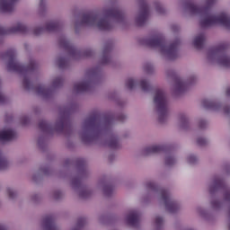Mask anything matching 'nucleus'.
<instances>
[{"label": "nucleus", "mask_w": 230, "mask_h": 230, "mask_svg": "<svg viewBox=\"0 0 230 230\" xmlns=\"http://www.w3.org/2000/svg\"><path fill=\"white\" fill-rule=\"evenodd\" d=\"M17 134L13 129L0 131V141H12L15 139Z\"/></svg>", "instance_id": "aec40b11"}, {"label": "nucleus", "mask_w": 230, "mask_h": 230, "mask_svg": "<svg viewBox=\"0 0 230 230\" xmlns=\"http://www.w3.org/2000/svg\"><path fill=\"white\" fill-rule=\"evenodd\" d=\"M127 117L125 116V115H123V114H121V115H119V117H118V120L119 121H125V119H126Z\"/></svg>", "instance_id": "de8ad7c7"}, {"label": "nucleus", "mask_w": 230, "mask_h": 230, "mask_svg": "<svg viewBox=\"0 0 230 230\" xmlns=\"http://www.w3.org/2000/svg\"><path fill=\"white\" fill-rule=\"evenodd\" d=\"M113 190H114V188L112 187V185H106L103 188V193L107 197H109L110 195H112Z\"/></svg>", "instance_id": "c756f323"}, {"label": "nucleus", "mask_w": 230, "mask_h": 230, "mask_svg": "<svg viewBox=\"0 0 230 230\" xmlns=\"http://www.w3.org/2000/svg\"><path fill=\"white\" fill-rule=\"evenodd\" d=\"M218 190H223V191H225V200L226 202H230L229 187L226 186V182L222 179L216 178L213 184L210 185L209 192L211 195H213L216 191H218Z\"/></svg>", "instance_id": "1a4fd4ad"}, {"label": "nucleus", "mask_w": 230, "mask_h": 230, "mask_svg": "<svg viewBox=\"0 0 230 230\" xmlns=\"http://www.w3.org/2000/svg\"><path fill=\"white\" fill-rule=\"evenodd\" d=\"M188 163L190 164H195L197 163V156L191 155L188 157Z\"/></svg>", "instance_id": "c9c22d12"}, {"label": "nucleus", "mask_w": 230, "mask_h": 230, "mask_svg": "<svg viewBox=\"0 0 230 230\" xmlns=\"http://www.w3.org/2000/svg\"><path fill=\"white\" fill-rule=\"evenodd\" d=\"M148 4H146V1L143 0L140 3V13L136 19L137 26H145L146 20L148 19Z\"/></svg>", "instance_id": "9b49d317"}, {"label": "nucleus", "mask_w": 230, "mask_h": 230, "mask_svg": "<svg viewBox=\"0 0 230 230\" xmlns=\"http://www.w3.org/2000/svg\"><path fill=\"white\" fill-rule=\"evenodd\" d=\"M7 194L9 199H15V191H13L12 189H7Z\"/></svg>", "instance_id": "58836bf2"}, {"label": "nucleus", "mask_w": 230, "mask_h": 230, "mask_svg": "<svg viewBox=\"0 0 230 230\" xmlns=\"http://www.w3.org/2000/svg\"><path fill=\"white\" fill-rule=\"evenodd\" d=\"M224 112H225V114H229L230 113V106H225Z\"/></svg>", "instance_id": "49530a36"}, {"label": "nucleus", "mask_w": 230, "mask_h": 230, "mask_svg": "<svg viewBox=\"0 0 230 230\" xmlns=\"http://www.w3.org/2000/svg\"><path fill=\"white\" fill-rule=\"evenodd\" d=\"M112 21L123 22L125 13L118 7L104 10L102 16L99 13L87 12L83 13L81 22H77L75 26H97L102 31H109L112 30Z\"/></svg>", "instance_id": "f257e3e1"}, {"label": "nucleus", "mask_w": 230, "mask_h": 230, "mask_svg": "<svg viewBox=\"0 0 230 230\" xmlns=\"http://www.w3.org/2000/svg\"><path fill=\"white\" fill-rule=\"evenodd\" d=\"M204 127H206V120H201L199 122V128H204Z\"/></svg>", "instance_id": "09e8293b"}, {"label": "nucleus", "mask_w": 230, "mask_h": 230, "mask_svg": "<svg viewBox=\"0 0 230 230\" xmlns=\"http://www.w3.org/2000/svg\"><path fill=\"white\" fill-rule=\"evenodd\" d=\"M72 184H73L74 186H81L82 181H80L79 178H75V179H74V180L72 181Z\"/></svg>", "instance_id": "ea45409f"}, {"label": "nucleus", "mask_w": 230, "mask_h": 230, "mask_svg": "<svg viewBox=\"0 0 230 230\" xmlns=\"http://www.w3.org/2000/svg\"><path fill=\"white\" fill-rule=\"evenodd\" d=\"M140 87L144 93H148V91H152V86H150V84H148V81L142 80L140 81Z\"/></svg>", "instance_id": "a878e982"}, {"label": "nucleus", "mask_w": 230, "mask_h": 230, "mask_svg": "<svg viewBox=\"0 0 230 230\" xmlns=\"http://www.w3.org/2000/svg\"><path fill=\"white\" fill-rule=\"evenodd\" d=\"M147 190H152L153 191H157L158 187L154 181H149L146 183Z\"/></svg>", "instance_id": "473e14b6"}, {"label": "nucleus", "mask_w": 230, "mask_h": 230, "mask_svg": "<svg viewBox=\"0 0 230 230\" xmlns=\"http://www.w3.org/2000/svg\"><path fill=\"white\" fill-rule=\"evenodd\" d=\"M11 33H28V27L22 23H17L16 26L11 29L0 26V35H11Z\"/></svg>", "instance_id": "ddd939ff"}, {"label": "nucleus", "mask_w": 230, "mask_h": 230, "mask_svg": "<svg viewBox=\"0 0 230 230\" xmlns=\"http://www.w3.org/2000/svg\"><path fill=\"white\" fill-rule=\"evenodd\" d=\"M165 164L166 166H172V164H175V158L172 156H167L165 158Z\"/></svg>", "instance_id": "72a5a7b5"}, {"label": "nucleus", "mask_w": 230, "mask_h": 230, "mask_svg": "<svg viewBox=\"0 0 230 230\" xmlns=\"http://www.w3.org/2000/svg\"><path fill=\"white\" fill-rule=\"evenodd\" d=\"M93 86V82L91 80L83 81L81 83H77L74 85L75 93H87V91H91V87Z\"/></svg>", "instance_id": "f3484780"}, {"label": "nucleus", "mask_w": 230, "mask_h": 230, "mask_svg": "<svg viewBox=\"0 0 230 230\" xmlns=\"http://www.w3.org/2000/svg\"><path fill=\"white\" fill-rule=\"evenodd\" d=\"M144 44L148 46V48H159L161 53L166 55L170 60H173L174 58H177V49H179V44H181V42L176 40L168 46L164 36L161 33H156L149 39L145 40Z\"/></svg>", "instance_id": "20e7f679"}, {"label": "nucleus", "mask_w": 230, "mask_h": 230, "mask_svg": "<svg viewBox=\"0 0 230 230\" xmlns=\"http://www.w3.org/2000/svg\"><path fill=\"white\" fill-rule=\"evenodd\" d=\"M188 119L186 118V116H182L181 117V123H187Z\"/></svg>", "instance_id": "8fccbe9b"}, {"label": "nucleus", "mask_w": 230, "mask_h": 230, "mask_svg": "<svg viewBox=\"0 0 230 230\" xmlns=\"http://www.w3.org/2000/svg\"><path fill=\"white\" fill-rule=\"evenodd\" d=\"M160 193L166 210L169 211V213H175V211L179 209V204L177 201H173L172 199H170V192H168L166 190H161Z\"/></svg>", "instance_id": "9d476101"}, {"label": "nucleus", "mask_w": 230, "mask_h": 230, "mask_svg": "<svg viewBox=\"0 0 230 230\" xmlns=\"http://www.w3.org/2000/svg\"><path fill=\"white\" fill-rule=\"evenodd\" d=\"M111 51H112V43H108L105 45L102 52V58L101 64H109L111 62Z\"/></svg>", "instance_id": "6ab92c4d"}, {"label": "nucleus", "mask_w": 230, "mask_h": 230, "mask_svg": "<svg viewBox=\"0 0 230 230\" xmlns=\"http://www.w3.org/2000/svg\"><path fill=\"white\" fill-rule=\"evenodd\" d=\"M103 122L105 125H111L114 122V115H105L103 117Z\"/></svg>", "instance_id": "c85d7f7f"}, {"label": "nucleus", "mask_w": 230, "mask_h": 230, "mask_svg": "<svg viewBox=\"0 0 230 230\" xmlns=\"http://www.w3.org/2000/svg\"><path fill=\"white\" fill-rule=\"evenodd\" d=\"M68 64H69V61H67L66 58H59L58 59V66L59 69H65V67L68 66Z\"/></svg>", "instance_id": "cd10ccee"}, {"label": "nucleus", "mask_w": 230, "mask_h": 230, "mask_svg": "<svg viewBox=\"0 0 230 230\" xmlns=\"http://www.w3.org/2000/svg\"><path fill=\"white\" fill-rule=\"evenodd\" d=\"M211 206L214 208H220V201H218V200L211 201Z\"/></svg>", "instance_id": "a19ab883"}, {"label": "nucleus", "mask_w": 230, "mask_h": 230, "mask_svg": "<svg viewBox=\"0 0 230 230\" xmlns=\"http://www.w3.org/2000/svg\"><path fill=\"white\" fill-rule=\"evenodd\" d=\"M204 42H206V35L199 34L194 39L193 46L196 49H202L204 48Z\"/></svg>", "instance_id": "5701e85b"}, {"label": "nucleus", "mask_w": 230, "mask_h": 230, "mask_svg": "<svg viewBox=\"0 0 230 230\" xmlns=\"http://www.w3.org/2000/svg\"><path fill=\"white\" fill-rule=\"evenodd\" d=\"M15 3H17V0H0L1 12H3L4 13L13 12Z\"/></svg>", "instance_id": "dca6fc26"}, {"label": "nucleus", "mask_w": 230, "mask_h": 230, "mask_svg": "<svg viewBox=\"0 0 230 230\" xmlns=\"http://www.w3.org/2000/svg\"><path fill=\"white\" fill-rule=\"evenodd\" d=\"M84 224H85V218L84 217L79 218L77 223L78 227H82V226H84Z\"/></svg>", "instance_id": "79ce46f5"}, {"label": "nucleus", "mask_w": 230, "mask_h": 230, "mask_svg": "<svg viewBox=\"0 0 230 230\" xmlns=\"http://www.w3.org/2000/svg\"><path fill=\"white\" fill-rule=\"evenodd\" d=\"M39 128L42 130V132H64L66 128H69V123L66 117H62L58 122H57L56 127L53 128L48 121L41 120L39 123Z\"/></svg>", "instance_id": "6e6552de"}, {"label": "nucleus", "mask_w": 230, "mask_h": 230, "mask_svg": "<svg viewBox=\"0 0 230 230\" xmlns=\"http://www.w3.org/2000/svg\"><path fill=\"white\" fill-rule=\"evenodd\" d=\"M168 150V146H153L146 147L145 149L146 155H148L150 154H159L161 152H166Z\"/></svg>", "instance_id": "412c9836"}, {"label": "nucleus", "mask_w": 230, "mask_h": 230, "mask_svg": "<svg viewBox=\"0 0 230 230\" xmlns=\"http://www.w3.org/2000/svg\"><path fill=\"white\" fill-rule=\"evenodd\" d=\"M195 84V77H190L187 81L181 79V77L175 78V89L177 93H184L190 85Z\"/></svg>", "instance_id": "4468645a"}, {"label": "nucleus", "mask_w": 230, "mask_h": 230, "mask_svg": "<svg viewBox=\"0 0 230 230\" xmlns=\"http://www.w3.org/2000/svg\"><path fill=\"white\" fill-rule=\"evenodd\" d=\"M136 84L137 83H136V81H134V79L129 78L126 82V86L128 87V89L132 90V89H134V87H136Z\"/></svg>", "instance_id": "2f4dec72"}, {"label": "nucleus", "mask_w": 230, "mask_h": 230, "mask_svg": "<svg viewBox=\"0 0 230 230\" xmlns=\"http://www.w3.org/2000/svg\"><path fill=\"white\" fill-rule=\"evenodd\" d=\"M108 146L110 148H119V142L118 141V137H111L108 143Z\"/></svg>", "instance_id": "bb28decb"}, {"label": "nucleus", "mask_w": 230, "mask_h": 230, "mask_svg": "<svg viewBox=\"0 0 230 230\" xmlns=\"http://www.w3.org/2000/svg\"><path fill=\"white\" fill-rule=\"evenodd\" d=\"M0 230H6V226L0 225Z\"/></svg>", "instance_id": "603ef678"}, {"label": "nucleus", "mask_w": 230, "mask_h": 230, "mask_svg": "<svg viewBox=\"0 0 230 230\" xmlns=\"http://www.w3.org/2000/svg\"><path fill=\"white\" fill-rule=\"evenodd\" d=\"M79 195L83 199H87V197H89V195H91V192L87 190H83L80 191Z\"/></svg>", "instance_id": "f704fd0d"}, {"label": "nucleus", "mask_w": 230, "mask_h": 230, "mask_svg": "<svg viewBox=\"0 0 230 230\" xmlns=\"http://www.w3.org/2000/svg\"><path fill=\"white\" fill-rule=\"evenodd\" d=\"M226 96H230V88H227L226 90Z\"/></svg>", "instance_id": "864d4df0"}, {"label": "nucleus", "mask_w": 230, "mask_h": 230, "mask_svg": "<svg viewBox=\"0 0 230 230\" xmlns=\"http://www.w3.org/2000/svg\"><path fill=\"white\" fill-rule=\"evenodd\" d=\"M228 230H230V223L228 224Z\"/></svg>", "instance_id": "6e6d98bb"}, {"label": "nucleus", "mask_w": 230, "mask_h": 230, "mask_svg": "<svg viewBox=\"0 0 230 230\" xmlns=\"http://www.w3.org/2000/svg\"><path fill=\"white\" fill-rule=\"evenodd\" d=\"M154 103L159 114L158 119L160 123H164V120L168 116V98L166 97V93H164V91L161 89L155 90Z\"/></svg>", "instance_id": "423d86ee"}, {"label": "nucleus", "mask_w": 230, "mask_h": 230, "mask_svg": "<svg viewBox=\"0 0 230 230\" xmlns=\"http://www.w3.org/2000/svg\"><path fill=\"white\" fill-rule=\"evenodd\" d=\"M62 28V25L58 22H49L47 23L46 28L42 27H37L34 29L33 33L34 35H40L41 33H44V30L46 31H58Z\"/></svg>", "instance_id": "2eb2a0df"}, {"label": "nucleus", "mask_w": 230, "mask_h": 230, "mask_svg": "<svg viewBox=\"0 0 230 230\" xmlns=\"http://www.w3.org/2000/svg\"><path fill=\"white\" fill-rule=\"evenodd\" d=\"M43 224L46 230H58L57 226H55V218L53 216H47L43 219Z\"/></svg>", "instance_id": "4be33fe9"}, {"label": "nucleus", "mask_w": 230, "mask_h": 230, "mask_svg": "<svg viewBox=\"0 0 230 230\" xmlns=\"http://www.w3.org/2000/svg\"><path fill=\"white\" fill-rule=\"evenodd\" d=\"M8 168V160L3 156V153L0 151V170H6Z\"/></svg>", "instance_id": "393cba45"}, {"label": "nucleus", "mask_w": 230, "mask_h": 230, "mask_svg": "<svg viewBox=\"0 0 230 230\" xmlns=\"http://www.w3.org/2000/svg\"><path fill=\"white\" fill-rule=\"evenodd\" d=\"M227 48H229V45L226 43L213 47L208 52V58H217V62L220 66L230 67V57L227 56Z\"/></svg>", "instance_id": "0eeeda50"}, {"label": "nucleus", "mask_w": 230, "mask_h": 230, "mask_svg": "<svg viewBox=\"0 0 230 230\" xmlns=\"http://www.w3.org/2000/svg\"><path fill=\"white\" fill-rule=\"evenodd\" d=\"M163 222H164L163 217H155V223L156 227H161V226H163Z\"/></svg>", "instance_id": "e433bc0d"}, {"label": "nucleus", "mask_w": 230, "mask_h": 230, "mask_svg": "<svg viewBox=\"0 0 230 230\" xmlns=\"http://www.w3.org/2000/svg\"><path fill=\"white\" fill-rule=\"evenodd\" d=\"M102 114L93 113L84 120V132L81 135L83 143H93L98 138L99 133H94L100 129L102 125Z\"/></svg>", "instance_id": "39448f33"}, {"label": "nucleus", "mask_w": 230, "mask_h": 230, "mask_svg": "<svg viewBox=\"0 0 230 230\" xmlns=\"http://www.w3.org/2000/svg\"><path fill=\"white\" fill-rule=\"evenodd\" d=\"M207 5L205 7H200L194 4L191 2L185 4V8L192 13V15H202L204 19L199 22L202 28H209L210 26H215V24H219L226 30H230V17L229 14L226 13H220L217 15H211L209 13L211 6L217 3V0H206Z\"/></svg>", "instance_id": "7ed1b4c3"}, {"label": "nucleus", "mask_w": 230, "mask_h": 230, "mask_svg": "<svg viewBox=\"0 0 230 230\" xmlns=\"http://www.w3.org/2000/svg\"><path fill=\"white\" fill-rule=\"evenodd\" d=\"M30 121V119L28 117H24L22 119V125H28V122Z\"/></svg>", "instance_id": "a18cd8bd"}, {"label": "nucleus", "mask_w": 230, "mask_h": 230, "mask_svg": "<svg viewBox=\"0 0 230 230\" xmlns=\"http://www.w3.org/2000/svg\"><path fill=\"white\" fill-rule=\"evenodd\" d=\"M6 102V97L0 92V103H4Z\"/></svg>", "instance_id": "c03bdc74"}, {"label": "nucleus", "mask_w": 230, "mask_h": 230, "mask_svg": "<svg viewBox=\"0 0 230 230\" xmlns=\"http://www.w3.org/2000/svg\"><path fill=\"white\" fill-rule=\"evenodd\" d=\"M126 220L128 226H131V227H137V226L139 225V212L136 210L130 211Z\"/></svg>", "instance_id": "a211bd4d"}, {"label": "nucleus", "mask_w": 230, "mask_h": 230, "mask_svg": "<svg viewBox=\"0 0 230 230\" xmlns=\"http://www.w3.org/2000/svg\"><path fill=\"white\" fill-rule=\"evenodd\" d=\"M84 57H93V50L91 49H88L86 50L84 54H83Z\"/></svg>", "instance_id": "37998d69"}, {"label": "nucleus", "mask_w": 230, "mask_h": 230, "mask_svg": "<svg viewBox=\"0 0 230 230\" xmlns=\"http://www.w3.org/2000/svg\"><path fill=\"white\" fill-rule=\"evenodd\" d=\"M59 46L65 49V51H67L70 57H82V52L76 49V48H75L66 38H61L59 40Z\"/></svg>", "instance_id": "f8f14e48"}, {"label": "nucleus", "mask_w": 230, "mask_h": 230, "mask_svg": "<svg viewBox=\"0 0 230 230\" xmlns=\"http://www.w3.org/2000/svg\"><path fill=\"white\" fill-rule=\"evenodd\" d=\"M202 105L205 109H211L212 111H217L220 107V104L208 99L202 101Z\"/></svg>", "instance_id": "b1692460"}, {"label": "nucleus", "mask_w": 230, "mask_h": 230, "mask_svg": "<svg viewBox=\"0 0 230 230\" xmlns=\"http://www.w3.org/2000/svg\"><path fill=\"white\" fill-rule=\"evenodd\" d=\"M64 84V79L62 77H57L53 80V87H60Z\"/></svg>", "instance_id": "7c9ffc66"}, {"label": "nucleus", "mask_w": 230, "mask_h": 230, "mask_svg": "<svg viewBox=\"0 0 230 230\" xmlns=\"http://www.w3.org/2000/svg\"><path fill=\"white\" fill-rule=\"evenodd\" d=\"M157 12H159L160 13H163V11L161 9H159V7L156 8Z\"/></svg>", "instance_id": "5fc2aeb1"}, {"label": "nucleus", "mask_w": 230, "mask_h": 230, "mask_svg": "<svg viewBox=\"0 0 230 230\" xmlns=\"http://www.w3.org/2000/svg\"><path fill=\"white\" fill-rule=\"evenodd\" d=\"M79 163H81V166H85V160L81 159L79 160Z\"/></svg>", "instance_id": "3c124183"}, {"label": "nucleus", "mask_w": 230, "mask_h": 230, "mask_svg": "<svg viewBox=\"0 0 230 230\" xmlns=\"http://www.w3.org/2000/svg\"><path fill=\"white\" fill-rule=\"evenodd\" d=\"M4 58L9 60L7 64L8 71H14L15 73L23 75L24 89L27 91H30V89H35L37 94L43 96V98H49V96H51V88H47L40 84L34 87L28 78V75H31V73L37 69V63L35 61L31 60L28 66L21 65V63L17 62L15 59V50L13 49L7 50L4 54Z\"/></svg>", "instance_id": "f03ea898"}, {"label": "nucleus", "mask_w": 230, "mask_h": 230, "mask_svg": "<svg viewBox=\"0 0 230 230\" xmlns=\"http://www.w3.org/2000/svg\"><path fill=\"white\" fill-rule=\"evenodd\" d=\"M197 143L199 146H204L208 143V140L206 138L199 137L197 139Z\"/></svg>", "instance_id": "4c0bfd02"}]
</instances>
